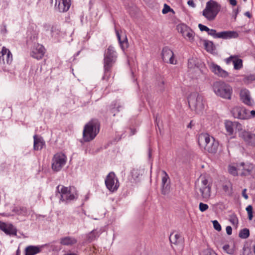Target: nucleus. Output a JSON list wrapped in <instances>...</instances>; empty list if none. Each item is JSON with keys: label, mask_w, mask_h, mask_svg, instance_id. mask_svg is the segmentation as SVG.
I'll list each match as a JSON object with an SVG mask.
<instances>
[{"label": "nucleus", "mask_w": 255, "mask_h": 255, "mask_svg": "<svg viewBox=\"0 0 255 255\" xmlns=\"http://www.w3.org/2000/svg\"><path fill=\"white\" fill-rule=\"evenodd\" d=\"M241 100L245 104L248 106L252 105L251 98L250 95V92L247 89H243L241 91L240 94Z\"/></svg>", "instance_id": "obj_24"}, {"label": "nucleus", "mask_w": 255, "mask_h": 255, "mask_svg": "<svg viewBox=\"0 0 255 255\" xmlns=\"http://www.w3.org/2000/svg\"><path fill=\"white\" fill-rule=\"evenodd\" d=\"M204 45L205 49L208 52H212L215 49V45L213 42L211 41L208 40H204Z\"/></svg>", "instance_id": "obj_31"}, {"label": "nucleus", "mask_w": 255, "mask_h": 255, "mask_svg": "<svg viewBox=\"0 0 255 255\" xmlns=\"http://www.w3.org/2000/svg\"><path fill=\"white\" fill-rule=\"evenodd\" d=\"M104 68V75L102 77L103 80L108 81L111 76V71L112 67H109L108 70L107 69L106 67Z\"/></svg>", "instance_id": "obj_35"}, {"label": "nucleus", "mask_w": 255, "mask_h": 255, "mask_svg": "<svg viewBox=\"0 0 255 255\" xmlns=\"http://www.w3.org/2000/svg\"><path fill=\"white\" fill-rule=\"evenodd\" d=\"M162 173L163 175L162 177L161 193L164 195H166L170 192V180L168 175L165 171L163 170Z\"/></svg>", "instance_id": "obj_18"}, {"label": "nucleus", "mask_w": 255, "mask_h": 255, "mask_svg": "<svg viewBox=\"0 0 255 255\" xmlns=\"http://www.w3.org/2000/svg\"><path fill=\"white\" fill-rule=\"evenodd\" d=\"M212 223H213L214 228L216 230H217L218 231H221V230H222L221 226L220 225V224H219V223L218 222V221H217V220L213 221Z\"/></svg>", "instance_id": "obj_42"}, {"label": "nucleus", "mask_w": 255, "mask_h": 255, "mask_svg": "<svg viewBox=\"0 0 255 255\" xmlns=\"http://www.w3.org/2000/svg\"><path fill=\"white\" fill-rule=\"evenodd\" d=\"M16 255H20V252L19 249L16 251Z\"/></svg>", "instance_id": "obj_64"}, {"label": "nucleus", "mask_w": 255, "mask_h": 255, "mask_svg": "<svg viewBox=\"0 0 255 255\" xmlns=\"http://www.w3.org/2000/svg\"><path fill=\"white\" fill-rule=\"evenodd\" d=\"M231 112L235 118L248 120V117H249L248 110L244 107H235L232 109Z\"/></svg>", "instance_id": "obj_13"}, {"label": "nucleus", "mask_w": 255, "mask_h": 255, "mask_svg": "<svg viewBox=\"0 0 255 255\" xmlns=\"http://www.w3.org/2000/svg\"><path fill=\"white\" fill-rule=\"evenodd\" d=\"M239 167L242 168L241 170L243 171L241 173L242 176H248L250 175L253 169L252 164H246L244 162H241Z\"/></svg>", "instance_id": "obj_25"}, {"label": "nucleus", "mask_w": 255, "mask_h": 255, "mask_svg": "<svg viewBox=\"0 0 255 255\" xmlns=\"http://www.w3.org/2000/svg\"><path fill=\"white\" fill-rule=\"evenodd\" d=\"M164 82L163 81H161L158 83V87L159 90L160 91H163L164 90Z\"/></svg>", "instance_id": "obj_51"}, {"label": "nucleus", "mask_w": 255, "mask_h": 255, "mask_svg": "<svg viewBox=\"0 0 255 255\" xmlns=\"http://www.w3.org/2000/svg\"><path fill=\"white\" fill-rule=\"evenodd\" d=\"M223 249L225 251H226L228 254H232V251L231 250H230V246L229 245H225L223 246Z\"/></svg>", "instance_id": "obj_50"}, {"label": "nucleus", "mask_w": 255, "mask_h": 255, "mask_svg": "<svg viewBox=\"0 0 255 255\" xmlns=\"http://www.w3.org/2000/svg\"><path fill=\"white\" fill-rule=\"evenodd\" d=\"M236 56H231L230 57L225 59V62L226 64H229L232 62L233 63V61L234 60V58H235Z\"/></svg>", "instance_id": "obj_46"}, {"label": "nucleus", "mask_w": 255, "mask_h": 255, "mask_svg": "<svg viewBox=\"0 0 255 255\" xmlns=\"http://www.w3.org/2000/svg\"><path fill=\"white\" fill-rule=\"evenodd\" d=\"M246 211L248 214V218L250 220H252L253 218V207L252 205H250L248 206L246 208Z\"/></svg>", "instance_id": "obj_38"}, {"label": "nucleus", "mask_w": 255, "mask_h": 255, "mask_svg": "<svg viewBox=\"0 0 255 255\" xmlns=\"http://www.w3.org/2000/svg\"><path fill=\"white\" fill-rule=\"evenodd\" d=\"M186 25L184 24H178L177 26V29L179 32L182 34V35L186 31L188 28Z\"/></svg>", "instance_id": "obj_36"}, {"label": "nucleus", "mask_w": 255, "mask_h": 255, "mask_svg": "<svg viewBox=\"0 0 255 255\" xmlns=\"http://www.w3.org/2000/svg\"><path fill=\"white\" fill-rule=\"evenodd\" d=\"M41 251L40 248L37 246H29L25 249V255H35Z\"/></svg>", "instance_id": "obj_27"}, {"label": "nucleus", "mask_w": 255, "mask_h": 255, "mask_svg": "<svg viewBox=\"0 0 255 255\" xmlns=\"http://www.w3.org/2000/svg\"><path fill=\"white\" fill-rule=\"evenodd\" d=\"M246 79L249 81H252L255 80V75L251 74L246 77Z\"/></svg>", "instance_id": "obj_48"}, {"label": "nucleus", "mask_w": 255, "mask_h": 255, "mask_svg": "<svg viewBox=\"0 0 255 255\" xmlns=\"http://www.w3.org/2000/svg\"><path fill=\"white\" fill-rule=\"evenodd\" d=\"M122 108H123V106H118L117 107V109H116L117 111V112H119L120 111V109Z\"/></svg>", "instance_id": "obj_63"}, {"label": "nucleus", "mask_w": 255, "mask_h": 255, "mask_svg": "<svg viewBox=\"0 0 255 255\" xmlns=\"http://www.w3.org/2000/svg\"><path fill=\"white\" fill-rule=\"evenodd\" d=\"M248 116L249 117H248V120L255 118V111L252 110L250 112L248 110Z\"/></svg>", "instance_id": "obj_49"}, {"label": "nucleus", "mask_w": 255, "mask_h": 255, "mask_svg": "<svg viewBox=\"0 0 255 255\" xmlns=\"http://www.w3.org/2000/svg\"><path fill=\"white\" fill-rule=\"evenodd\" d=\"M12 211L19 215L26 216L27 214V208L22 206L14 207Z\"/></svg>", "instance_id": "obj_29"}, {"label": "nucleus", "mask_w": 255, "mask_h": 255, "mask_svg": "<svg viewBox=\"0 0 255 255\" xmlns=\"http://www.w3.org/2000/svg\"><path fill=\"white\" fill-rule=\"evenodd\" d=\"M130 135H133L135 134V133L136 132V130L135 129L130 128Z\"/></svg>", "instance_id": "obj_55"}, {"label": "nucleus", "mask_w": 255, "mask_h": 255, "mask_svg": "<svg viewBox=\"0 0 255 255\" xmlns=\"http://www.w3.org/2000/svg\"><path fill=\"white\" fill-rule=\"evenodd\" d=\"M213 90L216 95L223 99L231 100L233 94V88L223 81L215 82L213 84Z\"/></svg>", "instance_id": "obj_5"}, {"label": "nucleus", "mask_w": 255, "mask_h": 255, "mask_svg": "<svg viewBox=\"0 0 255 255\" xmlns=\"http://www.w3.org/2000/svg\"><path fill=\"white\" fill-rule=\"evenodd\" d=\"M55 9L59 12L67 11L71 5L70 0H55Z\"/></svg>", "instance_id": "obj_15"}, {"label": "nucleus", "mask_w": 255, "mask_h": 255, "mask_svg": "<svg viewBox=\"0 0 255 255\" xmlns=\"http://www.w3.org/2000/svg\"><path fill=\"white\" fill-rule=\"evenodd\" d=\"M224 124L227 134L230 136H234L236 134L237 131L242 130V125L238 122L226 120Z\"/></svg>", "instance_id": "obj_11"}, {"label": "nucleus", "mask_w": 255, "mask_h": 255, "mask_svg": "<svg viewBox=\"0 0 255 255\" xmlns=\"http://www.w3.org/2000/svg\"><path fill=\"white\" fill-rule=\"evenodd\" d=\"M51 37H55L59 34L60 31L55 26H52L50 30Z\"/></svg>", "instance_id": "obj_37"}, {"label": "nucleus", "mask_w": 255, "mask_h": 255, "mask_svg": "<svg viewBox=\"0 0 255 255\" xmlns=\"http://www.w3.org/2000/svg\"><path fill=\"white\" fill-rule=\"evenodd\" d=\"M99 233L96 230H94L87 235V239L89 242H91L99 237Z\"/></svg>", "instance_id": "obj_32"}, {"label": "nucleus", "mask_w": 255, "mask_h": 255, "mask_svg": "<svg viewBox=\"0 0 255 255\" xmlns=\"http://www.w3.org/2000/svg\"><path fill=\"white\" fill-rule=\"evenodd\" d=\"M198 27L201 31H205L206 32H208L209 30V28H208L207 26L203 25L202 24H199Z\"/></svg>", "instance_id": "obj_45"}, {"label": "nucleus", "mask_w": 255, "mask_h": 255, "mask_svg": "<svg viewBox=\"0 0 255 255\" xmlns=\"http://www.w3.org/2000/svg\"><path fill=\"white\" fill-rule=\"evenodd\" d=\"M250 236V231L247 228H245L241 230L239 233V236L242 239H247Z\"/></svg>", "instance_id": "obj_34"}, {"label": "nucleus", "mask_w": 255, "mask_h": 255, "mask_svg": "<svg viewBox=\"0 0 255 255\" xmlns=\"http://www.w3.org/2000/svg\"><path fill=\"white\" fill-rule=\"evenodd\" d=\"M198 144L201 148L211 153H215L218 149L219 142L207 133H201L198 137Z\"/></svg>", "instance_id": "obj_3"}, {"label": "nucleus", "mask_w": 255, "mask_h": 255, "mask_svg": "<svg viewBox=\"0 0 255 255\" xmlns=\"http://www.w3.org/2000/svg\"><path fill=\"white\" fill-rule=\"evenodd\" d=\"M100 124L96 119L92 120L84 126L83 138L84 141L89 142L95 138L100 131Z\"/></svg>", "instance_id": "obj_4"}, {"label": "nucleus", "mask_w": 255, "mask_h": 255, "mask_svg": "<svg viewBox=\"0 0 255 255\" xmlns=\"http://www.w3.org/2000/svg\"><path fill=\"white\" fill-rule=\"evenodd\" d=\"M148 156L149 158H150L151 157V150L150 148L148 149Z\"/></svg>", "instance_id": "obj_61"}, {"label": "nucleus", "mask_w": 255, "mask_h": 255, "mask_svg": "<svg viewBox=\"0 0 255 255\" xmlns=\"http://www.w3.org/2000/svg\"><path fill=\"white\" fill-rule=\"evenodd\" d=\"M45 54V48L42 45L38 44L31 52V56L38 60L41 59Z\"/></svg>", "instance_id": "obj_21"}, {"label": "nucleus", "mask_w": 255, "mask_h": 255, "mask_svg": "<svg viewBox=\"0 0 255 255\" xmlns=\"http://www.w3.org/2000/svg\"><path fill=\"white\" fill-rule=\"evenodd\" d=\"M233 64L235 69H240L243 66V61L241 59L238 58L236 56L233 61Z\"/></svg>", "instance_id": "obj_33"}, {"label": "nucleus", "mask_w": 255, "mask_h": 255, "mask_svg": "<svg viewBox=\"0 0 255 255\" xmlns=\"http://www.w3.org/2000/svg\"><path fill=\"white\" fill-rule=\"evenodd\" d=\"M64 255H78L76 253H74L69 252V253H67V254H64Z\"/></svg>", "instance_id": "obj_60"}, {"label": "nucleus", "mask_w": 255, "mask_h": 255, "mask_svg": "<svg viewBox=\"0 0 255 255\" xmlns=\"http://www.w3.org/2000/svg\"><path fill=\"white\" fill-rule=\"evenodd\" d=\"M187 4L192 7H195L196 6V4L193 0H189L187 2Z\"/></svg>", "instance_id": "obj_53"}, {"label": "nucleus", "mask_w": 255, "mask_h": 255, "mask_svg": "<svg viewBox=\"0 0 255 255\" xmlns=\"http://www.w3.org/2000/svg\"><path fill=\"white\" fill-rule=\"evenodd\" d=\"M162 58L164 62H169L172 64H176V61L174 58L173 52L169 49L168 47L166 46L163 48L162 51Z\"/></svg>", "instance_id": "obj_14"}, {"label": "nucleus", "mask_w": 255, "mask_h": 255, "mask_svg": "<svg viewBox=\"0 0 255 255\" xmlns=\"http://www.w3.org/2000/svg\"><path fill=\"white\" fill-rule=\"evenodd\" d=\"M246 189H245L243 192H242V195H243V196L246 199H247L248 198V195L246 193Z\"/></svg>", "instance_id": "obj_54"}, {"label": "nucleus", "mask_w": 255, "mask_h": 255, "mask_svg": "<svg viewBox=\"0 0 255 255\" xmlns=\"http://www.w3.org/2000/svg\"><path fill=\"white\" fill-rule=\"evenodd\" d=\"M67 160L66 155L62 153L54 155L52 159V168L55 171H59L65 165Z\"/></svg>", "instance_id": "obj_9"}, {"label": "nucleus", "mask_w": 255, "mask_h": 255, "mask_svg": "<svg viewBox=\"0 0 255 255\" xmlns=\"http://www.w3.org/2000/svg\"><path fill=\"white\" fill-rule=\"evenodd\" d=\"M168 12L174 13V11L167 4H164V7L162 9V12L163 14L167 13Z\"/></svg>", "instance_id": "obj_40"}, {"label": "nucleus", "mask_w": 255, "mask_h": 255, "mask_svg": "<svg viewBox=\"0 0 255 255\" xmlns=\"http://www.w3.org/2000/svg\"><path fill=\"white\" fill-rule=\"evenodd\" d=\"M115 32L117 36L120 47L123 51H125L128 46V42L126 34H120L119 31L115 29Z\"/></svg>", "instance_id": "obj_20"}, {"label": "nucleus", "mask_w": 255, "mask_h": 255, "mask_svg": "<svg viewBox=\"0 0 255 255\" xmlns=\"http://www.w3.org/2000/svg\"><path fill=\"white\" fill-rule=\"evenodd\" d=\"M220 9L221 5L217 2L210 0L206 3V7L203 11V15L208 20L212 21L215 18Z\"/></svg>", "instance_id": "obj_7"}, {"label": "nucleus", "mask_w": 255, "mask_h": 255, "mask_svg": "<svg viewBox=\"0 0 255 255\" xmlns=\"http://www.w3.org/2000/svg\"><path fill=\"white\" fill-rule=\"evenodd\" d=\"M106 187L111 192H115L119 187V182L114 172H111L107 176L105 179Z\"/></svg>", "instance_id": "obj_10"}, {"label": "nucleus", "mask_w": 255, "mask_h": 255, "mask_svg": "<svg viewBox=\"0 0 255 255\" xmlns=\"http://www.w3.org/2000/svg\"><path fill=\"white\" fill-rule=\"evenodd\" d=\"M12 55L10 50L3 46L0 50V66L5 64H10L12 61Z\"/></svg>", "instance_id": "obj_12"}, {"label": "nucleus", "mask_w": 255, "mask_h": 255, "mask_svg": "<svg viewBox=\"0 0 255 255\" xmlns=\"http://www.w3.org/2000/svg\"><path fill=\"white\" fill-rule=\"evenodd\" d=\"M229 171L230 173L234 176L237 175V169L234 166H229Z\"/></svg>", "instance_id": "obj_44"}, {"label": "nucleus", "mask_w": 255, "mask_h": 255, "mask_svg": "<svg viewBox=\"0 0 255 255\" xmlns=\"http://www.w3.org/2000/svg\"><path fill=\"white\" fill-rule=\"evenodd\" d=\"M241 137L248 144L255 146V133L245 130L242 132Z\"/></svg>", "instance_id": "obj_19"}, {"label": "nucleus", "mask_w": 255, "mask_h": 255, "mask_svg": "<svg viewBox=\"0 0 255 255\" xmlns=\"http://www.w3.org/2000/svg\"><path fill=\"white\" fill-rule=\"evenodd\" d=\"M230 3L231 5L233 6H235L237 5V0H230Z\"/></svg>", "instance_id": "obj_57"}, {"label": "nucleus", "mask_w": 255, "mask_h": 255, "mask_svg": "<svg viewBox=\"0 0 255 255\" xmlns=\"http://www.w3.org/2000/svg\"><path fill=\"white\" fill-rule=\"evenodd\" d=\"M239 36L238 33L234 31H224L218 32L217 38L227 39L232 38H237Z\"/></svg>", "instance_id": "obj_22"}, {"label": "nucleus", "mask_w": 255, "mask_h": 255, "mask_svg": "<svg viewBox=\"0 0 255 255\" xmlns=\"http://www.w3.org/2000/svg\"><path fill=\"white\" fill-rule=\"evenodd\" d=\"M207 32L209 35L212 36L215 38H217L218 33H217L215 29L209 28V30Z\"/></svg>", "instance_id": "obj_43"}, {"label": "nucleus", "mask_w": 255, "mask_h": 255, "mask_svg": "<svg viewBox=\"0 0 255 255\" xmlns=\"http://www.w3.org/2000/svg\"><path fill=\"white\" fill-rule=\"evenodd\" d=\"M60 243L64 246H72L77 243V240L74 237L67 236L60 239Z\"/></svg>", "instance_id": "obj_26"}, {"label": "nucleus", "mask_w": 255, "mask_h": 255, "mask_svg": "<svg viewBox=\"0 0 255 255\" xmlns=\"http://www.w3.org/2000/svg\"><path fill=\"white\" fill-rule=\"evenodd\" d=\"M195 124H193V121H191L190 123L188 125L187 128H192L194 126Z\"/></svg>", "instance_id": "obj_58"}, {"label": "nucleus", "mask_w": 255, "mask_h": 255, "mask_svg": "<svg viewBox=\"0 0 255 255\" xmlns=\"http://www.w3.org/2000/svg\"><path fill=\"white\" fill-rule=\"evenodd\" d=\"M209 206L207 204H205L202 202L200 203L199 205V209L201 212H204L207 210Z\"/></svg>", "instance_id": "obj_41"}, {"label": "nucleus", "mask_w": 255, "mask_h": 255, "mask_svg": "<svg viewBox=\"0 0 255 255\" xmlns=\"http://www.w3.org/2000/svg\"><path fill=\"white\" fill-rule=\"evenodd\" d=\"M56 196L59 197L60 202L67 204L77 199L78 194L76 188L73 186L66 187L58 185L56 187Z\"/></svg>", "instance_id": "obj_1"}, {"label": "nucleus", "mask_w": 255, "mask_h": 255, "mask_svg": "<svg viewBox=\"0 0 255 255\" xmlns=\"http://www.w3.org/2000/svg\"><path fill=\"white\" fill-rule=\"evenodd\" d=\"M169 240L171 244L177 245L182 242V239L179 234L172 233L170 234Z\"/></svg>", "instance_id": "obj_28"}, {"label": "nucleus", "mask_w": 255, "mask_h": 255, "mask_svg": "<svg viewBox=\"0 0 255 255\" xmlns=\"http://www.w3.org/2000/svg\"><path fill=\"white\" fill-rule=\"evenodd\" d=\"M44 27H45L46 30H47L48 29V28L50 27V25L49 24H45L44 25Z\"/></svg>", "instance_id": "obj_62"}, {"label": "nucleus", "mask_w": 255, "mask_h": 255, "mask_svg": "<svg viewBox=\"0 0 255 255\" xmlns=\"http://www.w3.org/2000/svg\"><path fill=\"white\" fill-rule=\"evenodd\" d=\"M211 71L216 75L225 78L229 76V73L226 70L223 69L219 65L212 62L209 65Z\"/></svg>", "instance_id": "obj_16"}, {"label": "nucleus", "mask_w": 255, "mask_h": 255, "mask_svg": "<svg viewBox=\"0 0 255 255\" xmlns=\"http://www.w3.org/2000/svg\"><path fill=\"white\" fill-rule=\"evenodd\" d=\"M190 109L197 114H202L205 108V102L203 97L197 92H193L188 98Z\"/></svg>", "instance_id": "obj_6"}, {"label": "nucleus", "mask_w": 255, "mask_h": 255, "mask_svg": "<svg viewBox=\"0 0 255 255\" xmlns=\"http://www.w3.org/2000/svg\"><path fill=\"white\" fill-rule=\"evenodd\" d=\"M245 15L246 16H247V17H248L249 18H251L252 17V15L250 13L249 11H247L245 13Z\"/></svg>", "instance_id": "obj_59"}, {"label": "nucleus", "mask_w": 255, "mask_h": 255, "mask_svg": "<svg viewBox=\"0 0 255 255\" xmlns=\"http://www.w3.org/2000/svg\"><path fill=\"white\" fill-rule=\"evenodd\" d=\"M212 183L210 182L205 177H201L195 184V192L197 194V198L204 201H208L211 195Z\"/></svg>", "instance_id": "obj_2"}, {"label": "nucleus", "mask_w": 255, "mask_h": 255, "mask_svg": "<svg viewBox=\"0 0 255 255\" xmlns=\"http://www.w3.org/2000/svg\"><path fill=\"white\" fill-rule=\"evenodd\" d=\"M226 232L228 235H231L232 233V228L231 226H227L226 227Z\"/></svg>", "instance_id": "obj_52"}, {"label": "nucleus", "mask_w": 255, "mask_h": 255, "mask_svg": "<svg viewBox=\"0 0 255 255\" xmlns=\"http://www.w3.org/2000/svg\"><path fill=\"white\" fill-rule=\"evenodd\" d=\"M230 187L228 185L225 184L223 185V190L228 194H231V191H230Z\"/></svg>", "instance_id": "obj_47"}, {"label": "nucleus", "mask_w": 255, "mask_h": 255, "mask_svg": "<svg viewBox=\"0 0 255 255\" xmlns=\"http://www.w3.org/2000/svg\"><path fill=\"white\" fill-rule=\"evenodd\" d=\"M117 53L115 48L110 45L105 50L104 58V67L108 70L109 67H112L117 61Z\"/></svg>", "instance_id": "obj_8"}, {"label": "nucleus", "mask_w": 255, "mask_h": 255, "mask_svg": "<svg viewBox=\"0 0 255 255\" xmlns=\"http://www.w3.org/2000/svg\"><path fill=\"white\" fill-rule=\"evenodd\" d=\"M33 149L34 150H40L45 145V142L41 136L35 134L33 136Z\"/></svg>", "instance_id": "obj_23"}, {"label": "nucleus", "mask_w": 255, "mask_h": 255, "mask_svg": "<svg viewBox=\"0 0 255 255\" xmlns=\"http://www.w3.org/2000/svg\"><path fill=\"white\" fill-rule=\"evenodd\" d=\"M182 36L190 41H193L194 40V32L191 28L188 27L182 34Z\"/></svg>", "instance_id": "obj_30"}, {"label": "nucleus", "mask_w": 255, "mask_h": 255, "mask_svg": "<svg viewBox=\"0 0 255 255\" xmlns=\"http://www.w3.org/2000/svg\"><path fill=\"white\" fill-rule=\"evenodd\" d=\"M234 19L235 20L236 19V17L237 16V15L239 13V9L238 8L236 9H234Z\"/></svg>", "instance_id": "obj_56"}, {"label": "nucleus", "mask_w": 255, "mask_h": 255, "mask_svg": "<svg viewBox=\"0 0 255 255\" xmlns=\"http://www.w3.org/2000/svg\"><path fill=\"white\" fill-rule=\"evenodd\" d=\"M0 229L9 236H16L17 229L11 224H6L0 221Z\"/></svg>", "instance_id": "obj_17"}, {"label": "nucleus", "mask_w": 255, "mask_h": 255, "mask_svg": "<svg viewBox=\"0 0 255 255\" xmlns=\"http://www.w3.org/2000/svg\"><path fill=\"white\" fill-rule=\"evenodd\" d=\"M229 221L233 225L235 226L237 225L238 223V218L235 214L230 215Z\"/></svg>", "instance_id": "obj_39"}]
</instances>
